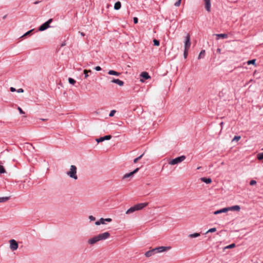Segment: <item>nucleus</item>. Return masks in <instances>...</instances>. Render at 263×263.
<instances>
[{
	"mask_svg": "<svg viewBox=\"0 0 263 263\" xmlns=\"http://www.w3.org/2000/svg\"><path fill=\"white\" fill-rule=\"evenodd\" d=\"M77 173V167L74 165H71L70 167L69 171H68L66 172V174L70 178L73 179L74 180H76L78 178Z\"/></svg>",
	"mask_w": 263,
	"mask_h": 263,
	"instance_id": "1",
	"label": "nucleus"
},
{
	"mask_svg": "<svg viewBox=\"0 0 263 263\" xmlns=\"http://www.w3.org/2000/svg\"><path fill=\"white\" fill-rule=\"evenodd\" d=\"M185 159V156L182 155L180 157L173 159L168 162V164L170 165H172L177 164L178 163L182 162Z\"/></svg>",
	"mask_w": 263,
	"mask_h": 263,
	"instance_id": "2",
	"label": "nucleus"
},
{
	"mask_svg": "<svg viewBox=\"0 0 263 263\" xmlns=\"http://www.w3.org/2000/svg\"><path fill=\"white\" fill-rule=\"evenodd\" d=\"M52 19L50 18L44 24H43L39 28V31H43L48 28L50 26L49 24L52 22Z\"/></svg>",
	"mask_w": 263,
	"mask_h": 263,
	"instance_id": "3",
	"label": "nucleus"
},
{
	"mask_svg": "<svg viewBox=\"0 0 263 263\" xmlns=\"http://www.w3.org/2000/svg\"><path fill=\"white\" fill-rule=\"evenodd\" d=\"M110 233L108 232H105L97 235L99 241L107 239L110 237Z\"/></svg>",
	"mask_w": 263,
	"mask_h": 263,
	"instance_id": "4",
	"label": "nucleus"
},
{
	"mask_svg": "<svg viewBox=\"0 0 263 263\" xmlns=\"http://www.w3.org/2000/svg\"><path fill=\"white\" fill-rule=\"evenodd\" d=\"M10 248L12 251H15L18 247V243L14 239H11L9 240Z\"/></svg>",
	"mask_w": 263,
	"mask_h": 263,
	"instance_id": "5",
	"label": "nucleus"
},
{
	"mask_svg": "<svg viewBox=\"0 0 263 263\" xmlns=\"http://www.w3.org/2000/svg\"><path fill=\"white\" fill-rule=\"evenodd\" d=\"M111 221H112V219L110 218H101L99 220L96 221L95 224L96 226H99L100 224H105V222H110Z\"/></svg>",
	"mask_w": 263,
	"mask_h": 263,
	"instance_id": "6",
	"label": "nucleus"
},
{
	"mask_svg": "<svg viewBox=\"0 0 263 263\" xmlns=\"http://www.w3.org/2000/svg\"><path fill=\"white\" fill-rule=\"evenodd\" d=\"M191 45V41H190V35L189 33L186 34L185 37L184 41V49H189Z\"/></svg>",
	"mask_w": 263,
	"mask_h": 263,
	"instance_id": "7",
	"label": "nucleus"
},
{
	"mask_svg": "<svg viewBox=\"0 0 263 263\" xmlns=\"http://www.w3.org/2000/svg\"><path fill=\"white\" fill-rule=\"evenodd\" d=\"M154 249L155 253L156 254V253H158L164 252L166 251H167L171 249V247H170L161 246V247H157V248H155Z\"/></svg>",
	"mask_w": 263,
	"mask_h": 263,
	"instance_id": "8",
	"label": "nucleus"
},
{
	"mask_svg": "<svg viewBox=\"0 0 263 263\" xmlns=\"http://www.w3.org/2000/svg\"><path fill=\"white\" fill-rule=\"evenodd\" d=\"M99 241L98 236L96 235L88 240V243L90 245H93L97 242Z\"/></svg>",
	"mask_w": 263,
	"mask_h": 263,
	"instance_id": "9",
	"label": "nucleus"
},
{
	"mask_svg": "<svg viewBox=\"0 0 263 263\" xmlns=\"http://www.w3.org/2000/svg\"><path fill=\"white\" fill-rule=\"evenodd\" d=\"M139 168L138 167L137 168H136L134 171H133V172H130L129 173H127V174H125L123 176V179H126L127 178H129L130 177H132L133 176L135 173H136L138 171H139Z\"/></svg>",
	"mask_w": 263,
	"mask_h": 263,
	"instance_id": "10",
	"label": "nucleus"
},
{
	"mask_svg": "<svg viewBox=\"0 0 263 263\" xmlns=\"http://www.w3.org/2000/svg\"><path fill=\"white\" fill-rule=\"evenodd\" d=\"M148 204V203H140L135 205V207L136 208V211L140 210L143 209L144 207L146 206Z\"/></svg>",
	"mask_w": 263,
	"mask_h": 263,
	"instance_id": "11",
	"label": "nucleus"
},
{
	"mask_svg": "<svg viewBox=\"0 0 263 263\" xmlns=\"http://www.w3.org/2000/svg\"><path fill=\"white\" fill-rule=\"evenodd\" d=\"M148 204V203H140L135 205V207L136 208V211L140 210L143 209L144 207L146 206Z\"/></svg>",
	"mask_w": 263,
	"mask_h": 263,
	"instance_id": "12",
	"label": "nucleus"
},
{
	"mask_svg": "<svg viewBox=\"0 0 263 263\" xmlns=\"http://www.w3.org/2000/svg\"><path fill=\"white\" fill-rule=\"evenodd\" d=\"M227 209L228 212L230 211H235L239 212L240 210V207L239 205H235L232 206L227 207Z\"/></svg>",
	"mask_w": 263,
	"mask_h": 263,
	"instance_id": "13",
	"label": "nucleus"
},
{
	"mask_svg": "<svg viewBox=\"0 0 263 263\" xmlns=\"http://www.w3.org/2000/svg\"><path fill=\"white\" fill-rule=\"evenodd\" d=\"M205 8L208 12L211 11V1L210 0H204Z\"/></svg>",
	"mask_w": 263,
	"mask_h": 263,
	"instance_id": "14",
	"label": "nucleus"
},
{
	"mask_svg": "<svg viewBox=\"0 0 263 263\" xmlns=\"http://www.w3.org/2000/svg\"><path fill=\"white\" fill-rule=\"evenodd\" d=\"M110 82L116 83L120 86H123L124 84V82L119 79H112Z\"/></svg>",
	"mask_w": 263,
	"mask_h": 263,
	"instance_id": "15",
	"label": "nucleus"
},
{
	"mask_svg": "<svg viewBox=\"0 0 263 263\" xmlns=\"http://www.w3.org/2000/svg\"><path fill=\"white\" fill-rule=\"evenodd\" d=\"M154 249H153L149 251H148L145 253V256L147 257H149L154 254H155Z\"/></svg>",
	"mask_w": 263,
	"mask_h": 263,
	"instance_id": "16",
	"label": "nucleus"
},
{
	"mask_svg": "<svg viewBox=\"0 0 263 263\" xmlns=\"http://www.w3.org/2000/svg\"><path fill=\"white\" fill-rule=\"evenodd\" d=\"M140 77H142L144 80H147L150 79L151 77L147 72H142L140 74Z\"/></svg>",
	"mask_w": 263,
	"mask_h": 263,
	"instance_id": "17",
	"label": "nucleus"
},
{
	"mask_svg": "<svg viewBox=\"0 0 263 263\" xmlns=\"http://www.w3.org/2000/svg\"><path fill=\"white\" fill-rule=\"evenodd\" d=\"M228 211H227V208H224L221 209L220 210H219L215 211L214 212V214L217 215V214H220V213H226Z\"/></svg>",
	"mask_w": 263,
	"mask_h": 263,
	"instance_id": "18",
	"label": "nucleus"
},
{
	"mask_svg": "<svg viewBox=\"0 0 263 263\" xmlns=\"http://www.w3.org/2000/svg\"><path fill=\"white\" fill-rule=\"evenodd\" d=\"M200 179L202 182H203L206 184H209L212 182V179L210 178H205V177H202V178H201Z\"/></svg>",
	"mask_w": 263,
	"mask_h": 263,
	"instance_id": "19",
	"label": "nucleus"
},
{
	"mask_svg": "<svg viewBox=\"0 0 263 263\" xmlns=\"http://www.w3.org/2000/svg\"><path fill=\"white\" fill-rule=\"evenodd\" d=\"M135 211H136V208H135V206L134 205V206H133L132 207H130L129 209H128L126 211V214H129L134 213Z\"/></svg>",
	"mask_w": 263,
	"mask_h": 263,
	"instance_id": "20",
	"label": "nucleus"
},
{
	"mask_svg": "<svg viewBox=\"0 0 263 263\" xmlns=\"http://www.w3.org/2000/svg\"><path fill=\"white\" fill-rule=\"evenodd\" d=\"M108 73L110 75H114V76H119L120 74V73L119 72L114 71L113 70H109L108 72Z\"/></svg>",
	"mask_w": 263,
	"mask_h": 263,
	"instance_id": "21",
	"label": "nucleus"
},
{
	"mask_svg": "<svg viewBox=\"0 0 263 263\" xmlns=\"http://www.w3.org/2000/svg\"><path fill=\"white\" fill-rule=\"evenodd\" d=\"M121 3L120 2H116L115 4V5H114V9L115 10H119L121 8Z\"/></svg>",
	"mask_w": 263,
	"mask_h": 263,
	"instance_id": "22",
	"label": "nucleus"
},
{
	"mask_svg": "<svg viewBox=\"0 0 263 263\" xmlns=\"http://www.w3.org/2000/svg\"><path fill=\"white\" fill-rule=\"evenodd\" d=\"M205 51L204 50H202L199 55H198V59H202L203 58V57H204V55H205Z\"/></svg>",
	"mask_w": 263,
	"mask_h": 263,
	"instance_id": "23",
	"label": "nucleus"
},
{
	"mask_svg": "<svg viewBox=\"0 0 263 263\" xmlns=\"http://www.w3.org/2000/svg\"><path fill=\"white\" fill-rule=\"evenodd\" d=\"M200 236V234L198 233H195L193 234H191L189 235V237L190 238H196Z\"/></svg>",
	"mask_w": 263,
	"mask_h": 263,
	"instance_id": "24",
	"label": "nucleus"
},
{
	"mask_svg": "<svg viewBox=\"0 0 263 263\" xmlns=\"http://www.w3.org/2000/svg\"><path fill=\"white\" fill-rule=\"evenodd\" d=\"M216 36L219 37H221V38H227L228 37V35L227 34H224V33L217 34Z\"/></svg>",
	"mask_w": 263,
	"mask_h": 263,
	"instance_id": "25",
	"label": "nucleus"
},
{
	"mask_svg": "<svg viewBox=\"0 0 263 263\" xmlns=\"http://www.w3.org/2000/svg\"><path fill=\"white\" fill-rule=\"evenodd\" d=\"M84 72V74H85V79H87L88 77V72H91V71L90 70H86V69H85L83 71Z\"/></svg>",
	"mask_w": 263,
	"mask_h": 263,
	"instance_id": "26",
	"label": "nucleus"
},
{
	"mask_svg": "<svg viewBox=\"0 0 263 263\" xmlns=\"http://www.w3.org/2000/svg\"><path fill=\"white\" fill-rule=\"evenodd\" d=\"M9 199L8 197H0V202H4L7 201Z\"/></svg>",
	"mask_w": 263,
	"mask_h": 263,
	"instance_id": "27",
	"label": "nucleus"
},
{
	"mask_svg": "<svg viewBox=\"0 0 263 263\" xmlns=\"http://www.w3.org/2000/svg\"><path fill=\"white\" fill-rule=\"evenodd\" d=\"M235 247V243H232L230 245H228L226 247H224V249H232V248H233Z\"/></svg>",
	"mask_w": 263,
	"mask_h": 263,
	"instance_id": "28",
	"label": "nucleus"
},
{
	"mask_svg": "<svg viewBox=\"0 0 263 263\" xmlns=\"http://www.w3.org/2000/svg\"><path fill=\"white\" fill-rule=\"evenodd\" d=\"M241 138V137L240 136H236L234 137V138L232 139V141H239Z\"/></svg>",
	"mask_w": 263,
	"mask_h": 263,
	"instance_id": "29",
	"label": "nucleus"
},
{
	"mask_svg": "<svg viewBox=\"0 0 263 263\" xmlns=\"http://www.w3.org/2000/svg\"><path fill=\"white\" fill-rule=\"evenodd\" d=\"M257 159L259 160L263 159V152L257 154Z\"/></svg>",
	"mask_w": 263,
	"mask_h": 263,
	"instance_id": "30",
	"label": "nucleus"
},
{
	"mask_svg": "<svg viewBox=\"0 0 263 263\" xmlns=\"http://www.w3.org/2000/svg\"><path fill=\"white\" fill-rule=\"evenodd\" d=\"M68 82L70 84L72 85H74L76 83V81L73 79L71 78H69L68 79Z\"/></svg>",
	"mask_w": 263,
	"mask_h": 263,
	"instance_id": "31",
	"label": "nucleus"
},
{
	"mask_svg": "<svg viewBox=\"0 0 263 263\" xmlns=\"http://www.w3.org/2000/svg\"><path fill=\"white\" fill-rule=\"evenodd\" d=\"M144 155V154H142L141 155H140V156H139L138 157L135 158L134 160V162L135 163H137L138 162V160H139L140 159H141V158L143 157V156Z\"/></svg>",
	"mask_w": 263,
	"mask_h": 263,
	"instance_id": "32",
	"label": "nucleus"
},
{
	"mask_svg": "<svg viewBox=\"0 0 263 263\" xmlns=\"http://www.w3.org/2000/svg\"><path fill=\"white\" fill-rule=\"evenodd\" d=\"M216 231V228H213L210 229L208 231H206V234H207L208 233H213V232H215Z\"/></svg>",
	"mask_w": 263,
	"mask_h": 263,
	"instance_id": "33",
	"label": "nucleus"
},
{
	"mask_svg": "<svg viewBox=\"0 0 263 263\" xmlns=\"http://www.w3.org/2000/svg\"><path fill=\"white\" fill-rule=\"evenodd\" d=\"M189 49H185L184 50V53H183V56L185 59H186L188 55V51Z\"/></svg>",
	"mask_w": 263,
	"mask_h": 263,
	"instance_id": "34",
	"label": "nucleus"
},
{
	"mask_svg": "<svg viewBox=\"0 0 263 263\" xmlns=\"http://www.w3.org/2000/svg\"><path fill=\"white\" fill-rule=\"evenodd\" d=\"M96 141L98 143L102 142L104 141V139L103 137H100L99 138L96 139Z\"/></svg>",
	"mask_w": 263,
	"mask_h": 263,
	"instance_id": "35",
	"label": "nucleus"
},
{
	"mask_svg": "<svg viewBox=\"0 0 263 263\" xmlns=\"http://www.w3.org/2000/svg\"><path fill=\"white\" fill-rule=\"evenodd\" d=\"M153 42H154V45L157 46H158L160 44L159 41L156 39L154 40Z\"/></svg>",
	"mask_w": 263,
	"mask_h": 263,
	"instance_id": "36",
	"label": "nucleus"
},
{
	"mask_svg": "<svg viewBox=\"0 0 263 263\" xmlns=\"http://www.w3.org/2000/svg\"><path fill=\"white\" fill-rule=\"evenodd\" d=\"M6 172L3 166L0 165V173H5Z\"/></svg>",
	"mask_w": 263,
	"mask_h": 263,
	"instance_id": "37",
	"label": "nucleus"
},
{
	"mask_svg": "<svg viewBox=\"0 0 263 263\" xmlns=\"http://www.w3.org/2000/svg\"><path fill=\"white\" fill-rule=\"evenodd\" d=\"M181 0H178L174 4L176 7H179L181 4Z\"/></svg>",
	"mask_w": 263,
	"mask_h": 263,
	"instance_id": "38",
	"label": "nucleus"
},
{
	"mask_svg": "<svg viewBox=\"0 0 263 263\" xmlns=\"http://www.w3.org/2000/svg\"><path fill=\"white\" fill-rule=\"evenodd\" d=\"M33 30V29H31V30H29V31H27V32H26L24 35H23L22 36V37H24V36H27V35H28L30 34V33H31Z\"/></svg>",
	"mask_w": 263,
	"mask_h": 263,
	"instance_id": "39",
	"label": "nucleus"
},
{
	"mask_svg": "<svg viewBox=\"0 0 263 263\" xmlns=\"http://www.w3.org/2000/svg\"><path fill=\"white\" fill-rule=\"evenodd\" d=\"M255 63V60H252L248 61L247 62V63L248 65L254 64Z\"/></svg>",
	"mask_w": 263,
	"mask_h": 263,
	"instance_id": "40",
	"label": "nucleus"
},
{
	"mask_svg": "<svg viewBox=\"0 0 263 263\" xmlns=\"http://www.w3.org/2000/svg\"><path fill=\"white\" fill-rule=\"evenodd\" d=\"M116 111L115 110H112L109 113V117H113L116 113Z\"/></svg>",
	"mask_w": 263,
	"mask_h": 263,
	"instance_id": "41",
	"label": "nucleus"
},
{
	"mask_svg": "<svg viewBox=\"0 0 263 263\" xmlns=\"http://www.w3.org/2000/svg\"><path fill=\"white\" fill-rule=\"evenodd\" d=\"M103 137H104V140H108L111 139V136L110 135H107Z\"/></svg>",
	"mask_w": 263,
	"mask_h": 263,
	"instance_id": "42",
	"label": "nucleus"
},
{
	"mask_svg": "<svg viewBox=\"0 0 263 263\" xmlns=\"http://www.w3.org/2000/svg\"><path fill=\"white\" fill-rule=\"evenodd\" d=\"M90 221H95L96 220V218L92 215H90L88 217Z\"/></svg>",
	"mask_w": 263,
	"mask_h": 263,
	"instance_id": "43",
	"label": "nucleus"
},
{
	"mask_svg": "<svg viewBox=\"0 0 263 263\" xmlns=\"http://www.w3.org/2000/svg\"><path fill=\"white\" fill-rule=\"evenodd\" d=\"M256 181L254 180H252L250 182V184L251 185H255L256 184Z\"/></svg>",
	"mask_w": 263,
	"mask_h": 263,
	"instance_id": "44",
	"label": "nucleus"
},
{
	"mask_svg": "<svg viewBox=\"0 0 263 263\" xmlns=\"http://www.w3.org/2000/svg\"><path fill=\"white\" fill-rule=\"evenodd\" d=\"M17 109L18 110V111L21 114H25V112L22 109V108L20 107H18Z\"/></svg>",
	"mask_w": 263,
	"mask_h": 263,
	"instance_id": "45",
	"label": "nucleus"
},
{
	"mask_svg": "<svg viewBox=\"0 0 263 263\" xmlns=\"http://www.w3.org/2000/svg\"><path fill=\"white\" fill-rule=\"evenodd\" d=\"M133 20L135 24H137L138 22V19L136 17H134Z\"/></svg>",
	"mask_w": 263,
	"mask_h": 263,
	"instance_id": "46",
	"label": "nucleus"
},
{
	"mask_svg": "<svg viewBox=\"0 0 263 263\" xmlns=\"http://www.w3.org/2000/svg\"><path fill=\"white\" fill-rule=\"evenodd\" d=\"M95 69L97 71H100L101 70V67L98 66L95 67Z\"/></svg>",
	"mask_w": 263,
	"mask_h": 263,
	"instance_id": "47",
	"label": "nucleus"
},
{
	"mask_svg": "<svg viewBox=\"0 0 263 263\" xmlns=\"http://www.w3.org/2000/svg\"><path fill=\"white\" fill-rule=\"evenodd\" d=\"M16 91L18 93H22V92H24V90L22 88H20V89H17Z\"/></svg>",
	"mask_w": 263,
	"mask_h": 263,
	"instance_id": "48",
	"label": "nucleus"
},
{
	"mask_svg": "<svg viewBox=\"0 0 263 263\" xmlns=\"http://www.w3.org/2000/svg\"><path fill=\"white\" fill-rule=\"evenodd\" d=\"M10 90L11 92H14V91H16V89L13 87H11L10 88Z\"/></svg>",
	"mask_w": 263,
	"mask_h": 263,
	"instance_id": "49",
	"label": "nucleus"
},
{
	"mask_svg": "<svg viewBox=\"0 0 263 263\" xmlns=\"http://www.w3.org/2000/svg\"><path fill=\"white\" fill-rule=\"evenodd\" d=\"M27 144L28 145V146H27L28 148H29V147H33V146H32V145L31 144L27 143Z\"/></svg>",
	"mask_w": 263,
	"mask_h": 263,
	"instance_id": "50",
	"label": "nucleus"
},
{
	"mask_svg": "<svg viewBox=\"0 0 263 263\" xmlns=\"http://www.w3.org/2000/svg\"><path fill=\"white\" fill-rule=\"evenodd\" d=\"M81 35L83 36H84L85 35V34L83 32H81Z\"/></svg>",
	"mask_w": 263,
	"mask_h": 263,
	"instance_id": "51",
	"label": "nucleus"
},
{
	"mask_svg": "<svg viewBox=\"0 0 263 263\" xmlns=\"http://www.w3.org/2000/svg\"><path fill=\"white\" fill-rule=\"evenodd\" d=\"M40 120H42V121H46V119H40Z\"/></svg>",
	"mask_w": 263,
	"mask_h": 263,
	"instance_id": "52",
	"label": "nucleus"
},
{
	"mask_svg": "<svg viewBox=\"0 0 263 263\" xmlns=\"http://www.w3.org/2000/svg\"><path fill=\"white\" fill-rule=\"evenodd\" d=\"M7 17V15H5V16H3V18L5 19Z\"/></svg>",
	"mask_w": 263,
	"mask_h": 263,
	"instance_id": "53",
	"label": "nucleus"
},
{
	"mask_svg": "<svg viewBox=\"0 0 263 263\" xmlns=\"http://www.w3.org/2000/svg\"><path fill=\"white\" fill-rule=\"evenodd\" d=\"M140 81H141V82H144V80L143 79H141V80H140Z\"/></svg>",
	"mask_w": 263,
	"mask_h": 263,
	"instance_id": "54",
	"label": "nucleus"
}]
</instances>
